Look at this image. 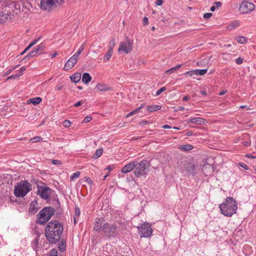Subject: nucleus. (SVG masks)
<instances>
[{"instance_id": "nucleus-1", "label": "nucleus", "mask_w": 256, "mask_h": 256, "mask_svg": "<svg viewBox=\"0 0 256 256\" xmlns=\"http://www.w3.org/2000/svg\"><path fill=\"white\" fill-rule=\"evenodd\" d=\"M63 232V227L58 220L50 222L45 228V235L50 244H56L60 238Z\"/></svg>"}, {"instance_id": "nucleus-51", "label": "nucleus", "mask_w": 256, "mask_h": 256, "mask_svg": "<svg viewBox=\"0 0 256 256\" xmlns=\"http://www.w3.org/2000/svg\"><path fill=\"white\" fill-rule=\"evenodd\" d=\"M92 120V118L90 117V116H86L84 120H83V122L84 123H87L89 122H90V120Z\"/></svg>"}, {"instance_id": "nucleus-16", "label": "nucleus", "mask_w": 256, "mask_h": 256, "mask_svg": "<svg viewBox=\"0 0 256 256\" xmlns=\"http://www.w3.org/2000/svg\"><path fill=\"white\" fill-rule=\"evenodd\" d=\"M134 164L135 162H133L126 164L122 168V172L126 174L131 172L132 170H134V168L136 166Z\"/></svg>"}, {"instance_id": "nucleus-59", "label": "nucleus", "mask_w": 256, "mask_h": 256, "mask_svg": "<svg viewBox=\"0 0 256 256\" xmlns=\"http://www.w3.org/2000/svg\"><path fill=\"white\" fill-rule=\"evenodd\" d=\"M243 144L246 146H250V142L248 141H245L243 142Z\"/></svg>"}, {"instance_id": "nucleus-58", "label": "nucleus", "mask_w": 256, "mask_h": 256, "mask_svg": "<svg viewBox=\"0 0 256 256\" xmlns=\"http://www.w3.org/2000/svg\"><path fill=\"white\" fill-rule=\"evenodd\" d=\"M163 3V0H157L156 2V4L157 6H161Z\"/></svg>"}, {"instance_id": "nucleus-21", "label": "nucleus", "mask_w": 256, "mask_h": 256, "mask_svg": "<svg viewBox=\"0 0 256 256\" xmlns=\"http://www.w3.org/2000/svg\"><path fill=\"white\" fill-rule=\"evenodd\" d=\"M45 47V44L43 42H42L39 45L35 46L33 49L34 50V52L38 54H39L43 50H44Z\"/></svg>"}, {"instance_id": "nucleus-38", "label": "nucleus", "mask_w": 256, "mask_h": 256, "mask_svg": "<svg viewBox=\"0 0 256 256\" xmlns=\"http://www.w3.org/2000/svg\"><path fill=\"white\" fill-rule=\"evenodd\" d=\"M36 55H38V54L34 52V50L33 49L30 52H29L25 57L24 58H33Z\"/></svg>"}, {"instance_id": "nucleus-30", "label": "nucleus", "mask_w": 256, "mask_h": 256, "mask_svg": "<svg viewBox=\"0 0 256 256\" xmlns=\"http://www.w3.org/2000/svg\"><path fill=\"white\" fill-rule=\"evenodd\" d=\"M75 213L74 216V224L76 223V220L79 217L80 215V210L78 208L76 207L74 209Z\"/></svg>"}, {"instance_id": "nucleus-14", "label": "nucleus", "mask_w": 256, "mask_h": 256, "mask_svg": "<svg viewBox=\"0 0 256 256\" xmlns=\"http://www.w3.org/2000/svg\"><path fill=\"white\" fill-rule=\"evenodd\" d=\"M105 220L102 218H98L94 223V230L96 231L100 232L102 230L104 224H105Z\"/></svg>"}, {"instance_id": "nucleus-6", "label": "nucleus", "mask_w": 256, "mask_h": 256, "mask_svg": "<svg viewBox=\"0 0 256 256\" xmlns=\"http://www.w3.org/2000/svg\"><path fill=\"white\" fill-rule=\"evenodd\" d=\"M10 6L2 4L0 6V22H5L12 20Z\"/></svg>"}, {"instance_id": "nucleus-10", "label": "nucleus", "mask_w": 256, "mask_h": 256, "mask_svg": "<svg viewBox=\"0 0 256 256\" xmlns=\"http://www.w3.org/2000/svg\"><path fill=\"white\" fill-rule=\"evenodd\" d=\"M255 8L254 4L250 0H244L240 7V10L242 14H249Z\"/></svg>"}, {"instance_id": "nucleus-35", "label": "nucleus", "mask_w": 256, "mask_h": 256, "mask_svg": "<svg viewBox=\"0 0 256 256\" xmlns=\"http://www.w3.org/2000/svg\"><path fill=\"white\" fill-rule=\"evenodd\" d=\"M237 42L242 44L246 43L248 39L244 36H238L236 38Z\"/></svg>"}, {"instance_id": "nucleus-20", "label": "nucleus", "mask_w": 256, "mask_h": 256, "mask_svg": "<svg viewBox=\"0 0 256 256\" xmlns=\"http://www.w3.org/2000/svg\"><path fill=\"white\" fill-rule=\"evenodd\" d=\"M240 26V22L238 20L232 21L230 24L227 26L226 28L228 30H232L236 29Z\"/></svg>"}, {"instance_id": "nucleus-48", "label": "nucleus", "mask_w": 256, "mask_h": 256, "mask_svg": "<svg viewBox=\"0 0 256 256\" xmlns=\"http://www.w3.org/2000/svg\"><path fill=\"white\" fill-rule=\"evenodd\" d=\"M212 13H206L204 14V18L205 19H208L210 18L212 16Z\"/></svg>"}, {"instance_id": "nucleus-40", "label": "nucleus", "mask_w": 256, "mask_h": 256, "mask_svg": "<svg viewBox=\"0 0 256 256\" xmlns=\"http://www.w3.org/2000/svg\"><path fill=\"white\" fill-rule=\"evenodd\" d=\"M80 175V172H76L73 174L70 177V180H72L75 178H78Z\"/></svg>"}, {"instance_id": "nucleus-24", "label": "nucleus", "mask_w": 256, "mask_h": 256, "mask_svg": "<svg viewBox=\"0 0 256 256\" xmlns=\"http://www.w3.org/2000/svg\"><path fill=\"white\" fill-rule=\"evenodd\" d=\"M42 98L40 97L34 98L30 99L28 101V104L32 103L34 105H36L39 104L42 102Z\"/></svg>"}, {"instance_id": "nucleus-17", "label": "nucleus", "mask_w": 256, "mask_h": 256, "mask_svg": "<svg viewBox=\"0 0 256 256\" xmlns=\"http://www.w3.org/2000/svg\"><path fill=\"white\" fill-rule=\"evenodd\" d=\"M76 64V62L70 58L65 64L64 70H70Z\"/></svg>"}, {"instance_id": "nucleus-15", "label": "nucleus", "mask_w": 256, "mask_h": 256, "mask_svg": "<svg viewBox=\"0 0 256 256\" xmlns=\"http://www.w3.org/2000/svg\"><path fill=\"white\" fill-rule=\"evenodd\" d=\"M202 170L206 176H208L210 175V174L213 172L214 168L212 165L210 164H206L202 166Z\"/></svg>"}, {"instance_id": "nucleus-41", "label": "nucleus", "mask_w": 256, "mask_h": 256, "mask_svg": "<svg viewBox=\"0 0 256 256\" xmlns=\"http://www.w3.org/2000/svg\"><path fill=\"white\" fill-rule=\"evenodd\" d=\"M71 122L68 120H64L63 122V125L66 128H68L70 126Z\"/></svg>"}, {"instance_id": "nucleus-28", "label": "nucleus", "mask_w": 256, "mask_h": 256, "mask_svg": "<svg viewBox=\"0 0 256 256\" xmlns=\"http://www.w3.org/2000/svg\"><path fill=\"white\" fill-rule=\"evenodd\" d=\"M96 88L100 91H106L110 89L107 86L100 84H98Z\"/></svg>"}, {"instance_id": "nucleus-44", "label": "nucleus", "mask_w": 256, "mask_h": 256, "mask_svg": "<svg viewBox=\"0 0 256 256\" xmlns=\"http://www.w3.org/2000/svg\"><path fill=\"white\" fill-rule=\"evenodd\" d=\"M166 90V88L165 86L162 87L159 90H158L156 92V96H159L160 94L165 91Z\"/></svg>"}, {"instance_id": "nucleus-33", "label": "nucleus", "mask_w": 256, "mask_h": 256, "mask_svg": "<svg viewBox=\"0 0 256 256\" xmlns=\"http://www.w3.org/2000/svg\"><path fill=\"white\" fill-rule=\"evenodd\" d=\"M182 66V64H178L176 66L172 68H171L166 70V73H172L174 72L175 70L179 69L180 68H181Z\"/></svg>"}, {"instance_id": "nucleus-23", "label": "nucleus", "mask_w": 256, "mask_h": 256, "mask_svg": "<svg viewBox=\"0 0 256 256\" xmlns=\"http://www.w3.org/2000/svg\"><path fill=\"white\" fill-rule=\"evenodd\" d=\"M81 78V74L80 73H76L70 76V78L72 80V81L76 83L78 82Z\"/></svg>"}, {"instance_id": "nucleus-2", "label": "nucleus", "mask_w": 256, "mask_h": 256, "mask_svg": "<svg viewBox=\"0 0 256 256\" xmlns=\"http://www.w3.org/2000/svg\"><path fill=\"white\" fill-rule=\"evenodd\" d=\"M54 212L55 209L51 206L42 208L36 215V223L40 224L46 223L54 214Z\"/></svg>"}, {"instance_id": "nucleus-29", "label": "nucleus", "mask_w": 256, "mask_h": 256, "mask_svg": "<svg viewBox=\"0 0 256 256\" xmlns=\"http://www.w3.org/2000/svg\"><path fill=\"white\" fill-rule=\"evenodd\" d=\"M66 247V244L64 240H62L58 243V250L61 252H64L65 250Z\"/></svg>"}, {"instance_id": "nucleus-52", "label": "nucleus", "mask_w": 256, "mask_h": 256, "mask_svg": "<svg viewBox=\"0 0 256 256\" xmlns=\"http://www.w3.org/2000/svg\"><path fill=\"white\" fill-rule=\"evenodd\" d=\"M239 164L241 167L243 168L244 169L246 170H248V166L244 163L240 162Z\"/></svg>"}, {"instance_id": "nucleus-50", "label": "nucleus", "mask_w": 256, "mask_h": 256, "mask_svg": "<svg viewBox=\"0 0 256 256\" xmlns=\"http://www.w3.org/2000/svg\"><path fill=\"white\" fill-rule=\"evenodd\" d=\"M79 54L76 53L73 56H72L71 58L74 60L76 62H77L79 56Z\"/></svg>"}, {"instance_id": "nucleus-39", "label": "nucleus", "mask_w": 256, "mask_h": 256, "mask_svg": "<svg viewBox=\"0 0 256 256\" xmlns=\"http://www.w3.org/2000/svg\"><path fill=\"white\" fill-rule=\"evenodd\" d=\"M42 140V138H41L40 136H34V137L32 138L30 140V141L32 142H40Z\"/></svg>"}, {"instance_id": "nucleus-55", "label": "nucleus", "mask_w": 256, "mask_h": 256, "mask_svg": "<svg viewBox=\"0 0 256 256\" xmlns=\"http://www.w3.org/2000/svg\"><path fill=\"white\" fill-rule=\"evenodd\" d=\"M214 4L215 5L216 8H218L222 6V4L220 2H216L214 3Z\"/></svg>"}, {"instance_id": "nucleus-25", "label": "nucleus", "mask_w": 256, "mask_h": 256, "mask_svg": "<svg viewBox=\"0 0 256 256\" xmlns=\"http://www.w3.org/2000/svg\"><path fill=\"white\" fill-rule=\"evenodd\" d=\"M144 106V104H141V106H139L138 108H136L134 110L130 112V113L127 114L126 117L127 118L130 117L132 115H134V114H136L138 113Z\"/></svg>"}, {"instance_id": "nucleus-12", "label": "nucleus", "mask_w": 256, "mask_h": 256, "mask_svg": "<svg viewBox=\"0 0 256 256\" xmlns=\"http://www.w3.org/2000/svg\"><path fill=\"white\" fill-rule=\"evenodd\" d=\"M132 41L126 38V40L120 42V46L118 49V52H124L126 54L130 52L132 50Z\"/></svg>"}, {"instance_id": "nucleus-11", "label": "nucleus", "mask_w": 256, "mask_h": 256, "mask_svg": "<svg viewBox=\"0 0 256 256\" xmlns=\"http://www.w3.org/2000/svg\"><path fill=\"white\" fill-rule=\"evenodd\" d=\"M116 224L106 222L103 226L102 232H104L106 236L110 237L114 236L116 234Z\"/></svg>"}, {"instance_id": "nucleus-61", "label": "nucleus", "mask_w": 256, "mask_h": 256, "mask_svg": "<svg viewBox=\"0 0 256 256\" xmlns=\"http://www.w3.org/2000/svg\"><path fill=\"white\" fill-rule=\"evenodd\" d=\"M82 102H78L74 104V106L75 107H78V106H80V105H82Z\"/></svg>"}, {"instance_id": "nucleus-34", "label": "nucleus", "mask_w": 256, "mask_h": 256, "mask_svg": "<svg viewBox=\"0 0 256 256\" xmlns=\"http://www.w3.org/2000/svg\"><path fill=\"white\" fill-rule=\"evenodd\" d=\"M113 51L108 50V52L104 56V60L105 61L110 60Z\"/></svg>"}, {"instance_id": "nucleus-47", "label": "nucleus", "mask_w": 256, "mask_h": 256, "mask_svg": "<svg viewBox=\"0 0 256 256\" xmlns=\"http://www.w3.org/2000/svg\"><path fill=\"white\" fill-rule=\"evenodd\" d=\"M52 162L53 164L56 165H60L62 164V162L58 160H54Z\"/></svg>"}, {"instance_id": "nucleus-5", "label": "nucleus", "mask_w": 256, "mask_h": 256, "mask_svg": "<svg viewBox=\"0 0 256 256\" xmlns=\"http://www.w3.org/2000/svg\"><path fill=\"white\" fill-rule=\"evenodd\" d=\"M182 168L184 171H186V174L189 175L194 176L196 175L199 170L198 166L195 164L190 159L184 160L182 162Z\"/></svg>"}, {"instance_id": "nucleus-3", "label": "nucleus", "mask_w": 256, "mask_h": 256, "mask_svg": "<svg viewBox=\"0 0 256 256\" xmlns=\"http://www.w3.org/2000/svg\"><path fill=\"white\" fill-rule=\"evenodd\" d=\"M32 190V184L27 180H21L15 186L14 193L16 197L23 198Z\"/></svg>"}, {"instance_id": "nucleus-31", "label": "nucleus", "mask_w": 256, "mask_h": 256, "mask_svg": "<svg viewBox=\"0 0 256 256\" xmlns=\"http://www.w3.org/2000/svg\"><path fill=\"white\" fill-rule=\"evenodd\" d=\"M206 72H207L206 69L195 70H194L195 75H196V76H198V75L202 76V75L204 74Z\"/></svg>"}, {"instance_id": "nucleus-37", "label": "nucleus", "mask_w": 256, "mask_h": 256, "mask_svg": "<svg viewBox=\"0 0 256 256\" xmlns=\"http://www.w3.org/2000/svg\"><path fill=\"white\" fill-rule=\"evenodd\" d=\"M40 38H38L37 39L33 40L30 44L26 48V50H28L30 48L33 46L34 44H36L40 40Z\"/></svg>"}, {"instance_id": "nucleus-56", "label": "nucleus", "mask_w": 256, "mask_h": 256, "mask_svg": "<svg viewBox=\"0 0 256 256\" xmlns=\"http://www.w3.org/2000/svg\"><path fill=\"white\" fill-rule=\"evenodd\" d=\"M86 182L90 185L92 184V180L90 178H86Z\"/></svg>"}, {"instance_id": "nucleus-36", "label": "nucleus", "mask_w": 256, "mask_h": 256, "mask_svg": "<svg viewBox=\"0 0 256 256\" xmlns=\"http://www.w3.org/2000/svg\"><path fill=\"white\" fill-rule=\"evenodd\" d=\"M102 152L103 150L102 148L98 149L95 152L94 156H92L93 158H99L102 154Z\"/></svg>"}, {"instance_id": "nucleus-62", "label": "nucleus", "mask_w": 256, "mask_h": 256, "mask_svg": "<svg viewBox=\"0 0 256 256\" xmlns=\"http://www.w3.org/2000/svg\"><path fill=\"white\" fill-rule=\"evenodd\" d=\"M246 157H248V158H256V156H253L252 155L250 154H248L246 155Z\"/></svg>"}, {"instance_id": "nucleus-42", "label": "nucleus", "mask_w": 256, "mask_h": 256, "mask_svg": "<svg viewBox=\"0 0 256 256\" xmlns=\"http://www.w3.org/2000/svg\"><path fill=\"white\" fill-rule=\"evenodd\" d=\"M84 44H82L80 45V48H79L78 50L76 52L77 54L80 55L81 52L84 50Z\"/></svg>"}, {"instance_id": "nucleus-60", "label": "nucleus", "mask_w": 256, "mask_h": 256, "mask_svg": "<svg viewBox=\"0 0 256 256\" xmlns=\"http://www.w3.org/2000/svg\"><path fill=\"white\" fill-rule=\"evenodd\" d=\"M190 99V96H186L182 98L183 101H188Z\"/></svg>"}, {"instance_id": "nucleus-19", "label": "nucleus", "mask_w": 256, "mask_h": 256, "mask_svg": "<svg viewBox=\"0 0 256 256\" xmlns=\"http://www.w3.org/2000/svg\"><path fill=\"white\" fill-rule=\"evenodd\" d=\"M188 123L202 124L204 123V120L201 118H192L187 121Z\"/></svg>"}, {"instance_id": "nucleus-13", "label": "nucleus", "mask_w": 256, "mask_h": 256, "mask_svg": "<svg viewBox=\"0 0 256 256\" xmlns=\"http://www.w3.org/2000/svg\"><path fill=\"white\" fill-rule=\"evenodd\" d=\"M52 190L48 186H38L37 194L42 198L47 200L49 198Z\"/></svg>"}, {"instance_id": "nucleus-49", "label": "nucleus", "mask_w": 256, "mask_h": 256, "mask_svg": "<svg viewBox=\"0 0 256 256\" xmlns=\"http://www.w3.org/2000/svg\"><path fill=\"white\" fill-rule=\"evenodd\" d=\"M184 74L188 76H192L195 74L194 70L186 72Z\"/></svg>"}, {"instance_id": "nucleus-8", "label": "nucleus", "mask_w": 256, "mask_h": 256, "mask_svg": "<svg viewBox=\"0 0 256 256\" xmlns=\"http://www.w3.org/2000/svg\"><path fill=\"white\" fill-rule=\"evenodd\" d=\"M136 166L134 168V172L137 177H140L146 174V162L142 160L140 162H135Z\"/></svg>"}, {"instance_id": "nucleus-45", "label": "nucleus", "mask_w": 256, "mask_h": 256, "mask_svg": "<svg viewBox=\"0 0 256 256\" xmlns=\"http://www.w3.org/2000/svg\"><path fill=\"white\" fill-rule=\"evenodd\" d=\"M22 75V74H14V75H12V76H8V78L7 80H10V79H12V78H18V77Z\"/></svg>"}, {"instance_id": "nucleus-64", "label": "nucleus", "mask_w": 256, "mask_h": 256, "mask_svg": "<svg viewBox=\"0 0 256 256\" xmlns=\"http://www.w3.org/2000/svg\"><path fill=\"white\" fill-rule=\"evenodd\" d=\"M26 70V68L24 66H22L20 68V74H22V72L25 71Z\"/></svg>"}, {"instance_id": "nucleus-9", "label": "nucleus", "mask_w": 256, "mask_h": 256, "mask_svg": "<svg viewBox=\"0 0 256 256\" xmlns=\"http://www.w3.org/2000/svg\"><path fill=\"white\" fill-rule=\"evenodd\" d=\"M62 0H41V8L44 10H50L59 4Z\"/></svg>"}, {"instance_id": "nucleus-54", "label": "nucleus", "mask_w": 256, "mask_h": 256, "mask_svg": "<svg viewBox=\"0 0 256 256\" xmlns=\"http://www.w3.org/2000/svg\"><path fill=\"white\" fill-rule=\"evenodd\" d=\"M224 204H222L220 205V212L222 214H224Z\"/></svg>"}, {"instance_id": "nucleus-22", "label": "nucleus", "mask_w": 256, "mask_h": 256, "mask_svg": "<svg viewBox=\"0 0 256 256\" xmlns=\"http://www.w3.org/2000/svg\"><path fill=\"white\" fill-rule=\"evenodd\" d=\"M92 80V77L88 73L85 72L83 74L82 76V81L87 84H88Z\"/></svg>"}, {"instance_id": "nucleus-43", "label": "nucleus", "mask_w": 256, "mask_h": 256, "mask_svg": "<svg viewBox=\"0 0 256 256\" xmlns=\"http://www.w3.org/2000/svg\"><path fill=\"white\" fill-rule=\"evenodd\" d=\"M50 256H58L57 250L55 249H52L50 250Z\"/></svg>"}, {"instance_id": "nucleus-26", "label": "nucleus", "mask_w": 256, "mask_h": 256, "mask_svg": "<svg viewBox=\"0 0 256 256\" xmlns=\"http://www.w3.org/2000/svg\"><path fill=\"white\" fill-rule=\"evenodd\" d=\"M161 108L160 105H152L147 106V110L148 112H152L158 110Z\"/></svg>"}, {"instance_id": "nucleus-63", "label": "nucleus", "mask_w": 256, "mask_h": 256, "mask_svg": "<svg viewBox=\"0 0 256 256\" xmlns=\"http://www.w3.org/2000/svg\"><path fill=\"white\" fill-rule=\"evenodd\" d=\"M62 85H58V86H56V88L58 90H61L62 89Z\"/></svg>"}, {"instance_id": "nucleus-4", "label": "nucleus", "mask_w": 256, "mask_h": 256, "mask_svg": "<svg viewBox=\"0 0 256 256\" xmlns=\"http://www.w3.org/2000/svg\"><path fill=\"white\" fill-rule=\"evenodd\" d=\"M237 204L232 197H228L225 200V216H231L236 212Z\"/></svg>"}, {"instance_id": "nucleus-32", "label": "nucleus", "mask_w": 256, "mask_h": 256, "mask_svg": "<svg viewBox=\"0 0 256 256\" xmlns=\"http://www.w3.org/2000/svg\"><path fill=\"white\" fill-rule=\"evenodd\" d=\"M116 44V40L114 38H111L109 42L108 50L113 51V48H114Z\"/></svg>"}, {"instance_id": "nucleus-18", "label": "nucleus", "mask_w": 256, "mask_h": 256, "mask_svg": "<svg viewBox=\"0 0 256 256\" xmlns=\"http://www.w3.org/2000/svg\"><path fill=\"white\" fill-rule=\"evenodd\" d=\"M38 204L36 200L31 202L29 208V212L32 214H35L38 210Z\"/></svg>"}, {"instance_id": "nucleus-57", "label": "nucleus", "mask_w": 256, "mask_h": 256, "mask_svg": "<svg viewBox=\"0 0 256 256\" xmlns=\"http://www.w3.org/2000/svg\"><path fill=\"white\" fill-rule=\"evenodd\" d=\"M184 110V108L182 106H178L176 109L175 110V112H178V111H181V110Z\"/></svg>"}, {"instance_id": "nucleus-7", "label": "nucleus", "mask_w": 256, "mask_h": 256, "mask_svg": "<svg viewBox=\"0 0 256 256\" xmlns=\"http://www.w3.org/2000/svg\"><path fill=\"white\" fill-rule=\"evenodd\" d=\"M138 228L141 238H149L152 236V230L150 224H142Z\"/></svg>"}, {"instance_id": "nucleus-27", "label": "nucleus", "mask_w": 256, "mask_h": 256, "mask_svg": "<svg viewBox=\"0 0 256 256\" xmlns=\"http://www.w3.org/2000/svg\"><path fill=\"white\" fill-rule=\"evenodd\" d=\"M194 148V146L190 144H183L179 146L178 148L180 150L188 151L192 150Z\"/></svg>"}, {"instance_id": "nucleus-46", "label": "nucleus", "mask_w": 256, "mask_h": 256, "mask_svg": "<svg viewBox=\"0 0 256 256\" xmlns=\"http://www.w3.org/2000/svg\"><path fill=\"white\" fill-rule=\"evenodd\" d=\"M243 58L239 57L236 60V62L238 64H240L243 62Z\"/></svg>"}, {"instance_id": "nucleus-53", "label": "nucleus", "mask_w": 256, "mask_h": 256, "mask_svg": "<svg viewBox=\"0 0 256 256\" xmlns=\"http://www.w3.org/2000/svg\"><path fill=\"white\" fill-rule=\"evenodd\" d=\"M142 22L144 25L148 24V18L147 17H144L142 20Z\"/></svg>"}]
</instances>
